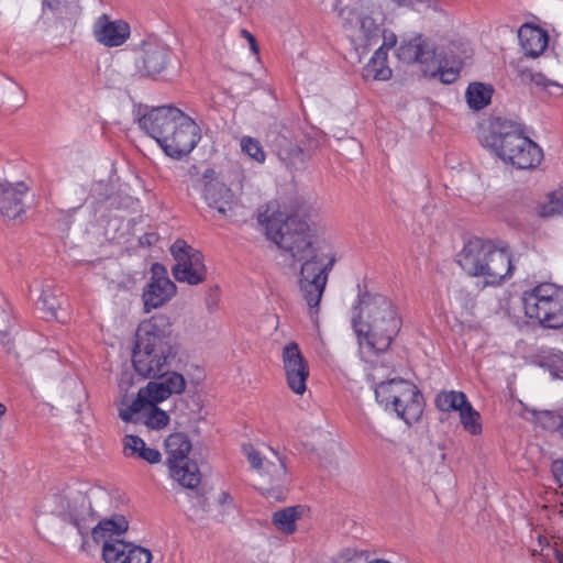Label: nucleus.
Masks as SVG:
<instances>
[{"label": "nucleus", "mask_w": 563, "mask_h": 563, "mask_svg": "<svg viewBox=\"0 0 563 563\" xmlns=\"http://www.w3.org/2000/svg\"><path fill=\"white\" fill-rule=\"evenodd\" d=\"M265 229L269 240L301 262L299 288L310 313H317L335 254L323 251L325 242L318 239L316 224L306 210H297L286 218L282 213L273 214L267 218Z\"/></svg>", "instance_id": "nucleus-1"}, {"label": "nucleus", "mask_w": 563, "mask_h": 563, "mask_svg": "<svg viewBox=\"0 0 563 563\" xmlns=\"http://www.w3.org/2000/svg\"><path fill=\"white\" fill-rule=\"evenodd\" d=\"M178 352V336L167 314H154L139 324L132 350L133 367L143 378H158L172 395H180L186 388L185 377L169 371Z\"/></svg>", "instance_id": "nucleus-2"}, {"label": "nucleus", "mask_w": 563, "mask_h": 563, "mask_svg": "<svg viewBox=\"0 0 563 563\" xmlns=\"http://www.w3.org/2000/svg\"><path fill=\"white\" fill-rule=\"evenodd\" d=\"M354 310L352 324L360 343L376 354L386 352L402 324L397 307L386 296L360 291Z\"/></svg>", "instance_id": "nucleus-3"}, {"label": "nucleus", "mask_w": 563, "mask_h": 563, "mask_svg": "<svg viewBox=\"0 0 563 563\" xmlns=\"http://www.w3.org/2000/svg\"><path fill=\"white\" fill-rule=\"evenodd\" d=\"M139 124L167 156L175 159L189 154L201 139L198 124L170 104L152 108L139 119Z\"/></svg>", "instance_id": "nucleus-4"}, {"label": "nucleus", "mask_w": 563, "mask_h": 563, "mask_svg": "<svg viewBox=\"0 0 563 563\" xmlns=\"http://www.w3.org/2000/svg\"><path fill=\"white\" fill-rule=\"evenodd\" d=\"M457 263L470 276L484 277L487 285L501 284L515 271L507 246L481 238L471 239L464 244L457 254Z\"/></svg>", "instance_id": "nucleus-5"}, {"label": "nucleus", "mask_w": 563, "mask_h": 563, "mask_svg": "<svg viewBox=\"0 0 563 563\" xmlns=\"http://www.w3.org/2000/svg\"><path fill=\"white\" fill-rule=\"evenodd\" d=\"M485 141L498 157L518 169L536 168L543 158L542 148L512 121L498 120Z\"/></svg>", "instance_id": "nucleus-6"}, {"label": "nucleus", "mask_w": 563, "mask_h": 563, "mask_svg": "<svg viewBox=\"0 0 563 563\" xmlns=\"http://www.w3.org/2000/svg\"><path fill=\"white\" fill-rule=\"evenodd\" d=\"M377 402L385 410L393 411L408 426L417 422L424 408L423 396L418 387L404 378L380 382L375 387Z\"/></svg>", "instance_id": "nucleus-7"}, {"label": "nucleus", "mask_w": 563, "mask_h": 563, "mask_svg": "<svg viewBox=\"0 0 563 563\" xmlns=\"http://www.w3.org/2000/svg\"><path fill=\"white\" fill-rule=\"evenodd\" d=\"M525 313L549 329L563 327V291L552 283H541L522 296Z\"/></svg>", "instance_id": "nucleus-8"}, {"label": "nucleus", "mask_w": 563, "mask_h": 563, "mask_svg": "<svg viewBox=\"0 0 563 563\" xmlns=\"http://www.w3.org/2000/svg\"><path fill=\"white\" fill-rule=\"evenodd\" d=\"M339 15L343 20L344 30L353 32L354 44L367 48L378 43L386 19L380 4L372 3L362 9L344 8Z\"/></svg>", "instance_id": "nucleus-9"}, {"label": "nucleus", "mask_w": 563, "mask_h": 563, "mask_svg": "<svg viewBox=\"0 0 563 563\" xmlns=\"http://www.w3.org/2000/svg\"><path fill=\"white\" fill-rule=\"evenodd\" d=\"M165 448L170 476L185 488H197L201 483V473L197 462L188 456L192 449L188 435L183 432L169 434Z\"/></svg>", "instance_id": "nucleus-10"}, {"label": "nucleus", "mask_w": 563, "mask_h": 563, "mask_svg": "<svg viewBox=\"0 0 563 563\" xmlns=\"http://www.w3.org/2000/svg\"><path fill=\"white\" fill-rule=\"evenodd\" d=\"M56 514L63 521L77 529L82 538L81 549L84 550L91 526L97 519L87 493L75 490L59 496L56 504Z\"/></svg>", "instance_id": "nucleus-11"}, {"label": "nucleus", "mask_w": 563, "mask_h": 563, "mask_svg": "<svg viewBox=\"0 0 563 563\" xmlns=\"http://www.w3.org/2000/svg\"><path fill=\"white\" fill-rule=\"evenodd\" d=\"M170 254L176 261L172 268L173 276L179 283L198 285L205 282L207 268L202 253L184 240H176L170 246Z\"/></svg>", "instance_id": "nucleus-12"}, {"label": "nucleus", "mask_w": 563, "mask_h": 563, "mask_svg": "<svg viewBox=\"0 0 563 563\" xmlns=\"http://www.w3.org/2000/svg\"><path fill=\"white\" fill-rule=\"evenodd\" d=\"M282 361L287 386L292 393L302 395L307 389L310 372L308 361L298 343L291 341L283 347Z\"/></svg>", "instance_id": "nucleus-13"}, {"label": "nucleus", "mask_w": 563, "mask_h": 563, "mask_svg": "<svg viewBox=\"0 0 563 563\" xmlns=\"http://www.w3.org/2000/svg\"><path fill=\"white\" fill-rule=\"evenodd\" d=\"M151 274L150 283L145 286L142 295L145 312L164 306L177 291L176 285L169 279L163 264L154 263Z\"/></svg>", "instance_id": "nucleus-14"}, {"label": "nucleus", "mask_w": 563, "mask_h": 563, "mask_svg": "<svg viewBox=\"0 0 563 563\" xmlns=\"http://www.w3.org/2000/svg\"><path fill=\"white\" fill-rule=\"evenodd\" d=\"M416 47L415 54L417 55V62L421 65L438 64L437 71L439 73L440 80L443 84H453L460 75L462 63L454 60L449 66L448 60L437 59V49L433 42L423 36L422 34L415 35Z\"/></svg>", "instance_id": "nucleus-15"}, {"label": "nucleus", "mask_w": 563, "mask_h": 563, "mask_svg": "<svg viewBox=\"0 0 563 563\" xmlns=\"http://www.w3.org/2000/svg\"><path fill=\"white\" fill-rule=\"evenodd\" d=\"M268 137L273 150L288 167L299 168L305 164L306 154L287 128L271 131Z\"/></svg>", "instance_id": "nucleus-16"}, {"label": "nucleus", "mask_w": 563, "mask_h": 563, "mask_svg": "<svg viewBox=\"0 0 563 563\" xmlns=\"http://www.w3.org/2000/svg\"><path fill=\"white\" fill-rule=\"evenodd\" d=\"M29 191L24 181L0 183V214L7 219L14 220L25 212L23 197Z\"/></svg>", "instance_id": "nucleus-17"}, {"label": "nucleus", "mask_w": 563, "mask_h": 563, "mask_svg": "<svg viewBox=\"0 0 563 563\" xmlns=\"http://www.w3.org/2000/svg\"><path fill=\"white\" fill-rule=\"evenodd\" d=\"M142 55L136 66L143 75L155 76L161 74L170 59L169 48L158 42H144L141 47Z\"/></svg>", "instance_id": "nucleus-18"}, {"label": "nucleus", "mask_w": 563, "mask_h": 563, "mask_svg": "<svg viewBox=\"0 0 563 563\" xmlns=\"http://www.w3.org/2000/svg\"><path fill=\"white\" fill-rule=\"evenodd\" d=\"M95 38L107 47L122 45L130 36V25L123 20L110 21L101 15L93 25Z\"/></svg>", "instance_id": "nucleus-19"}, {"label": "nucleus", "mask_w": 563, "mask_h": 563, "mask_svg": "<svg viewBox=\"0 0 563 563\" xmlns=\"http://www.w3.org/2000/svg\"><path fill=\"white\" fill-rule=\"evenodd\" d=\"M518 37L525 55L532 58L539 57L549 43V35L545 30L528 23L520 26Z\"/></svg>", "instance_id": "nucleus-20"}, {"label": "nucleus", "mask_w": 563, "mask_h": 563, "mask_svg": "<svg viewBox=\"0 0 563 563\" xmlns=\"http://www.w3.org/2000/svg\"><path fill=\"white\" fill-rule=\"evenodd\" d=\"M232 190L218 179H211L203 184V198L210 208L225 217L233 202Z\"/></svg>", "instance_id": "nucleus-21"}, {"label": "nucleus", "mask_w": 563, "mask_h": 563, "mask_svg": "<svg viewBox=\"0 0 563 563\" xmlns=\"http://www.w3.org/2000/svg\"><path fill=\"white\" fill-rule=\"evenodd\" d=\"M129 529V522L122 515H113L110 518L102 519L97 526L91 527L90 533L96 543L104 540H114L113 536H120Z\"/></svg>", "instance_id": "nucleus-22"}, {"label": "nucleus", "mask_w": 563, "mask_h": 563, "mask_svg": "<svg viewBox=\"0 0 563 563\" xmlns=\"http://www.w3.org/2000/svg\"><path fill=\"white\" fill-rule=\"evenodd\" d=\"M393 75L387 65L385 47H378L369 62L363 67L362 76L365 80H388Z\"/></svg>", "instance_id": "nucleus-23"}, {"label": "nucleus", "mask_w": 563, "mask_h": 563, "mask_svg": "<svg viewBox=\"0 0 563 563\" xmlns=\"http://www.w3.org/2000/svg\"><path fill=\"white\" fill-rule=\"evenodd\" d=\"M302 510L301 506L279 509L273 514L272 521L282 532L291 534L296 531V521L301 517Z\"/></svg>", "instance_id": "nucleus-24"}, {"label": "nucleus", "mask_w": 563, "mask_h": 563, "mask_svg": "<svg viewBox=\"0 0 563 563\" xmlns=\"http://www.w3.org/2000/svg\"><path fill=\"white\" fill-rule=\"evenodd\" d=\"M493 92L490 85L472 82L466 89L465 97L471 109L482 110L490 103Z\"/></svg>", "instance_id": "nucleus-25"}, {"label": "nucleus", "mask_w": 563, "mask_h": 563, "mask_svg": "<svg viewBox=\"0 0 563 563\" xmlns=\"http://www.w3.org/2000/svg\"><path fill=\"white\" fill-rule=\"evenodd\" d=\"M467 401V397L463 391H441L435 397L437 408L444 412L460 411Z\"/></svg>", "instance_id": "nucleus-26"}, {"label": "nucleus", "mask_w": 563, "mask_h": 563, "mask_svg": "<svg viewBox=\"0 0 563 563\" xmlns=\"http://www.w3.org/2000/svg\"><path fill=\"white\" fill-rule=\"evenodd\" d=\"M129 542L120 539L104 540L102 545V559L106 563H125V556L129 550Z\"/></svg>", "instance_id": "nucleus-27"}, {"label": "nucleus", "mask_w": 563, "mask_h": 563, "mask_svg": "<svg viewBox=\"0 0 563 563\" xmlns=\"http://www.w3.org/2000/svg\"><path fill=\"white\" fill-rule=\"evenodd\" d=\"M461 423L468 433L478 435L482 433L481 415L476 411L470 401L460 409Z\"/></svg>", "instance_id": "nucleus-28"}, {"label": "nucleus", "mask_w": 563, "mask_h": 563, "mask_svg": "<svg viewBox=\"0 0 563 563\" xmlns=\"http://www.w3.org/2000/svg\"><path fill=\"white\" fill-rule=\"evenodd\" d=\"M145 387L141 388L136 395V398L132 401V404L124 408L119 410V417L125 421L130 422L133 419L134 413H139L142 410H144L146 407H151L152 400L150 396L145 393Z\"/></svg>", "instance_id": "nucleus-29"}, {"label": "nucleus", "mask_w": 563, "mask_h": 563, "mask_svg": "<svg viewBox=\"0 0 563 563\" xmlns=\"http://www.w3.org/2000/svg\"><path fill=\"white\" fill-rule=\"evenodd\" d=\"M275 454L277 456V462H267L262 472L271 477V483L273 485L280 486L287 479V467L285 460L278 456L276 452Z\"/></svg>", "instance_id": "nucleus-30"}, {"label": "nucleus", "mask_w": 563, "mask_h": 563, "mask_svg": "<svg viewBox=\"0 0 563 563\" xmlns=\"http://www.w3.org/2000/svg\"><path fill=\"white\" fill-rule=\"evenodd\" d=\"M563 212V188L552 191L549 200L541 206L539 214L543 218Z\"/></svg>", "instance_id": "nucleus-31"}, {"label": "nucleus", "mask_w": 563, "mask_h": 563, "mask_svg": "<svg viewBox=\"0 0 563 563\" xmlns=\"http://www.w3.org/2000/svg\"><path fill=\"white\" fill-rule=\"evenodd\" d=\"M242 151L257 163H264L266 155L261 143L251 136H244L241 140Z\"/></svg>", "instance_id": "nucleus-32"}, {"label": "nucleus", "mask_w": 563, "mask_h": 563, "mask_svg": "<svg viewBox=\"0 0 563 563\" xmlns=\"http://www.w3.org/2000/svg\"><path fill=\"white\" fill-rule=\"evenodd\" d=\"M416 41L415 36L402 38L400 45L396 49L397 58L405 64H415L417 55L415 54Z\"/></svg>", "instance_id": "nucleus-33"}, {"label": "nucleus", "mask_w": 563, "mask_h": 563, "mask_svg": "<svg viewBox=\"0 0 563 563\" xmlns=\"http://www.w3.org/2000/svg\"><path fill=\"white\" fill-rule=\"evenodd\" d=\"M169 422V416L166 411L157 407L156 404L151 405L145 424L151 429H162Z\"/></svg>", "instance_id": "nucleus-34"}, {"label": "nucleus", "mask_w": 563, "mask_h": 563, "mask_svg": "<svg viewBox=\"0 0 563 563\" xmlns=\"http://www.w3.org/2000/svg\"><path fill=\"white\" fill-rule=\"evenodd\" d=\"M129 550L125 556V563H151L152 553L140 545L129 543Z\"/></svg>", "instance_id": "nucleus-35"}, {"label": "nucleus", "mask_w": 563, "mask_h": 563, "mask_svg": "<svg viewBox=\"0 0 563 563\" xmlns=\"http://www.w3.org/2000/svg\"><path fill=\"white\" fill-rule=\"evenodd\" d=\"M146 394L150 396L153 404H159L172 396V393L163 386L159 380L150 382L146 386Z\"/></svg>", "instance_id": "nucleus-36"}, {"label": "nucleus", "mask_w": 563, "mask_h": 563, "mask_svg": "<svg viewBox=\"0 0 563 563\" xmlns=\"http://www.w3.org/2000/svg\"><path fill=\"white\" fill-rule=\"evenodd\" d=\"M124 448L123 453L128 457L137 456L140 455V451L144 450L145 442L143 439H141L137 435L128 434L124 437L123 440Z\"/></svg>", "instance_id": "nucleus-37"}, {"label": "nucleus", "mask_w": 563, "mask_h": 563, "mask_svg": "<svg viewBox=\"0 0 563 563\" xmlns=\"http://www.w3.org/2000/svg\"><path fill=\"white\" fill-rule=\"evenodd\" d=\"M242 452L246 456L251 466L257 472L262 473L264 467L263 457L261 453L253 446L251 443H246L242 445Z\"/></svg>", "instance_id": "nucleus-38"}, {"label": "nucleus", "mask_w": 563, "mask_h": 563, "mask_svg": "<svg viewBox=\"0 0 563 563\" xmlns=\"http://www.w3.org/2000/svg\"><path fill=\"white\" fill-rule=\"evenodd\" d=\"M332 563H361V556L353 549H343L332 561Z\"/></svg>", "instance_id": "nucleus-39"}, {"label": "nucleus", "mask_w": 563, "mask_h": 563, "mask_svg": "<svg viewBox=\"0 0 563 563\" xmlns=\"http://www.w3.org/2000/svg\"><path fill=\"white\" fill-rule=\"evenodd\" d=\"M38 301L43 305V309H46L51 316H55V310L58 305L52 292L43 290Z\"/></svg>", "instance_id": "nucleus-40"}, {"label": "nucleus", "mask_w": 563, "mask_h": 563, "mask_svg": "<svg viewBox=\"0 0 563 563\" xmlns=\"http://www.w3.org/2000/svg\"><path fill=\"white\" fill-rule=\"evenodd\" d=\"M549 371L552 377L563 379V354L551 360Z\"/></svg>", "instance_id": "nucleus-41"}, {"label": "nucleus", "mask_w": 563, "mask_h": 563, "mask_svg": "<svg viewBox=\"0 0 563 563\" xmlns=\"http://www.w3.org/2000/svg\"><path fill=\"white\" fill-rule=\"evenodd\" d=\"M139 457L151 464H156L161 461L162 455L157 449L145 446L144 450L140 451Z\"/></svg>", "instance_id": "nucleus-42"}, {"label": "nucleus", "mask_w": 563, "mask_h": 563, "mask_svg": "<svg viewBox=\"0 0 563 563\" xmlns=\"http://www.w3.org/2000/svg\"><path fill=\"white\" fill-rule=\"evenodd\" d=\"M380 37H383V44L379 47H385L386 53L388 54V49L396 45L397 36L393 32H386L383 27Z\"/></svg>", "instance_id": "nucleus-43"}, {"label": "nucleus", "mask_w": 563, "mask_h": 563, "mask_svg": "<svg viewBox=\"0 0 563 563\" xmlns=\"http://www.w3.org/2000/svg\"><path fill=\"white\" fill-rule=\"evenodd\" d=\"M66 1L67 0H43V9H48L52 12L57 13L66 4Z\"/></svg>", "instance_id": "nucleus-44"}, {"label": "nucleus", "mask_w": 563, "mask_h": 563, "mask_svg": "<svg viewBox=\"0 0 563 563\" xmlns=\"http://www.w3.org/2000/svg\"><path fill=\"white\" fill-rule=\"evenodd\" d=\"M552 472L556 481L560 483V486L563 487V461H555L552 466Z\"/></svg>", "instance_id": "nucleus-45"}, {"label": "nucleus", "mask_w": 563, "mask_h": 563, "mask_svg": "<svg viewBox=\"0 0 563 563\" xmlns=\"http://www.w3.org/2000/svg\"><path fill=\"white\" fill-rule=\"evenodd\" d=\"M158 240V236L156 233L152 232V233H146L144 234L143 236L140 238V243L142 245H152L153 243H155L156 241Z\"/></svg>", "instance_id": "nucleus-46"}, {"label": "nucleus", "mask_w": 563, "mask_h": 563, "mask_svg": "<svg viewBox=\"0 0 563 563\" xmlns=\"http://www.w3.org/2000/svg\"><path fill=\"white\" fill-rule=\"evenodd\" d=\"M520 78L522 82L536 81L538 85L540 84V81L537 80V76L529 69L520 71Z\"/></svg>", "instance_id": "nucleus-47"}, {"label": "nucleus", "mask_w": 563, "mask_h": 563, "mask_svg": "<svg viewBox=\"0 0 563 563\" xmlns=\"http://www.w3.org/2000/svg\"><path fill=\"white\" fill-rule=\"evenodd\" d=\"M242 34L245 35V37L247 38V42L250 43L251 49L253 52L257 53L258 52V46H257V43H256V38L251 33H249L246 30H242Z\"/></svg>", "instance_id": "nucleus-48"}, {"label": "nucleus", "mask_w": 563, "mask_h": 563, "mask_svg": "<svg viewBox=\"0 0 563 563\" xmlns=\"http://www.w3.org/2000/svg\"><path fill=\"white\" fill-rule=\"evenodd\" d=\"M202 178H203L205 183L208 180H211V179H217L216 172L212 168H207L203 173Z\"/></svg>", "instance_id": "nucleus-49"}, {"label": "nucleus", "mask_w": 563, "mask_h": 563, "mask_svg": "<svg viewBox=\"0 0 563 563\" xmlns=\"http://www.w3.org/2000/svg\"><path fill=\"white\" fill-rule=\"evenodd\" d=\"M554 556L558 560V563H563V544L554 548Z\"/></svg>", "instance_id": "nucleus-50"}, {"label": "nucleus", "mask_w": 563, "mask_h": 563, "mask_svg": "<svg viewBox=\"0 0 563 563\" xmlns=\"http://www.w3.org/2000/svg\"><path fill=\"white\" fill-rule=\"evenodd\" d=\"M400 7H410L412 5V0H393Z\"/></svg>", "instance_id": "nucleus-51"}, {"label": "nucleus", "mask_w": 563, "mask_h": 563, "mask_svg": "<svg viewBox=\"0 0 563 563\" xmlns=\"http://www.w3.org/2000/svg\"><path fill=\"white\" fill-rule=\"evenodd\" d=\"M545 416L549 417L550 419H553L552 427H555L559 424V422L556 420H560L561 419L560 417L551 416L549 412H547Z\"/></svg>", "instance_id": "nucleus-52"}, {"label": "nucleus", "mask_w": 563, "mask_h": 563, "mask_svg": "<svg viewBox=\"0 0 563 563\" xmlns=\"http://www.w3.org/2000/svg\"><path fill=\"white\" fill-rule=\"evenodd\" d=\"M5 413V407L0 402V418Z\"/></svg>", "instance_id": "nucleus-53"}, {"label": "nucleus", "mask_w": 563, "mask_h": 563, "mask_svg": "<svg viewBox=\"0 0 563 563\" xmlns=\"http://www.w3.org/2000/svg\"><path fill=\"white\" fill-rule=\"evenodd\" d=\"M222 496H223V500H227V498L230 497V495L228 493H223Z\"/></svg>", "instance_id": "nucleus-54"}, {"label": "nucleus", "mask_w": 563, "mask_h": 563, "mask_svg": "<svg viewBox=\"0 0 563 563\" xmlns=\"http://www.w3.org/2000/svg\"><path fill=\"white\" fill-rule=\"evenodd\" d=\"M222 496H223V500H227V498L230 497V495L228 493H223Z\"/></svg>", "instance_id": "nucleus-55"}]
</instances>
